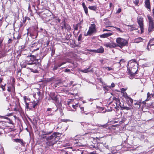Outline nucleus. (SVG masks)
Listing matches in <instances>:
<instances>
[{
    "instance_id": "338daca9",
    "label": "nucleus",
    "mask_w": 154,
    "mask_h": 154,
    "mask_svg": "<svg viewBox=\"0 0 154 154\" xmlns=\"http://www.w3.org/2000/svg\"><path fill=\"white\" fill-rule=\"evenodd\" d=\"M149 43H148V46H147V49L149 50V46H150V45H149Z\"/></svg>"
},
{
    "instance_id": "6e6552de",
    "label": "nucleus",
    "mask_w": 154,
    "mask_h": 154,
    "mask_svg": "<svg viewBox=\"0 0 154 154\" xmlns=\"http://www.w3.org/2000/svg\"><path fill=\"white\" fill-rule=\"evenodd\" d=\"M57 133H54L51 135L50 136L46 137L45 138L47 141L53 140L54 139V140H56V138L57 137Z\"/></svg>"
},
{
    "instance_id": "5fc2aeb1",
    "label": "nucleus",
    "mask_w": 154,
    "mask_h": 154,
    "mask_svg": "<svg viewBox=\"0 0 154 154\" xmlns=\"http://www.w3.org/2000/svg\"><path fill=\"white\" fill-rule=\"evenodd\" d=\"M12 40L10 38L9 39L8 41V43H12Z\"/></svg>"
},
{
    "instance_id": "20e7f679",
    "label": "nucleus",
    "mask_w": 154,
    "mask_h": 154,
    "mask_svg": "<svg viewBox=\"0 0 154 154\" xmlns=\"http://www.w3.org/2000/svg\"><path fill=\"white\" fill-rule=\"evenodd\" d=\"M143 19V17L140 16H138L137 18V22L140 27L141 33L143 32L144 29Z\"/></svg>"
},
{
    "instance_id": "69168bd1",
    "label": "nucleus",
    "mask_w": 154,
    "mask_h": 154,
    "mask_svg": "<svg viewBox=\"0 0 154 154\" xmlns=\"http://www.w3.org/2000/svg\"><path fill=\"white\" fill-rule=\"evenodd\" d=\"M75 106H76V108L78 107L79 106H80L79 104L78 103L76 104L75 105Z\"/></svg>"
},
{
    "instance_id": "5701e85b",
    "label": "nucleus",
    "mask_w": 154,
    "mask_h": 154,
    "mask_svg": "<svg viewBox=\"0 0 154 154\" xmlns=\"http://www.w3.org/2000/svg\"><path fill=\"white\" fill-rule=\"evenodd\" d=\"M150 46H154V38L151 39L149 42Z\"/></svg>"
},
{
    "instance_id": "f8f14e48",
    "label": "nucleus",
    "mask_w": 154,
    "mask_h": 154,
    "mask_svg": "<svg viewBox=\"0 0 154 154\" xmlns=\"http://www.w3.org/2000/svg\"><path fill=\"white\" fill-rule=\"evenodd\" d=\"M112 31H110V32L107 33H105L102 35H100V37L101 38H105L106 37H107L111 36L112 34Z\"/></svg>"
},
{
    "instance_id": "6e6d98bb",
    "label": "nucleus",
    "mask_w": 154,
    "mask_h": 154,
    "mask_svg": "<svg viewBox=\"0 0 154 154\" xmlns=\"http://www.w3.org/2000/svg\"><path fill=\"white\" fill-rule=\"evenodd\" d=\"M82 6H83V8L86 7V6L85 5V3L84 2H83L82 3Z\"/></svg>"
},
{
    "instance_id": "dca6fc26",
    "label": "nucleus",
    "mask_w": 154,
    "mask_h": 154,
    "mask_svg": "<svg viewBox=\"0 0 154 154\" xmlns=\"http://www.w3.org/2000/svg\"><path fill=\"white\" fill-rule=\"evenodd\" d=\"M0 117L1 118H4V119H6L7 120V122H8L10 124H12V120L8 118V117H7L6 116H0Z\"/></svg>"
},
{
    "instance_id": "3c124183",
    "label": "nucleus",
    "mask_w": 154,
    "mask_h": 154,
    "mask_svg": "<svg viewBox=\"0 0 154 154\" xmlns=\"http://www.w3.org/2000/svg\"><path fill=\"white\" fill-rule=\"evenodd\" d=\"M152 95V97H154V95L150 94L149 92H148L147 94V96L148 97H149L150 95Z\"/></svg>"
},
{
    "instance_id": "7ed1b4c3",
    "label": "nucleus",
    "mask_w": 154,
    "mask_h": 154,
    "mask_svg": "<svg viewBox=\"0 0 154 154\" xmlns=\"http://www.w3.org/2000/svg\"><path fill=\"white\" fill-rule=\"evenodd\" d=\"M147 17L149 21V28L148 31L149 32H150L154 30V20L152 17L149 15H147Z\"/></svg>"
},
{
    "instance_id": "c03bdc74",
    "label": "nucleus",
    "mask_w": 154,
    "mask_h": 154,
    "mask_svg": "<svg viewBox=\"0 0 154 154\" xmlns=\"http://www.w3.org/2000/svg\"><path fill=\"white\" fill-rule=\"evenodd\" d=\"M131 27V30H135L136 29L134 27H133V25H131L130 26Z\"/></svg>"
},
{
    "instance_id": "2f4dec72",
    "label": "nucleus",
    "mask_w": 154,
    "mask_h": 154,
    "mask_svg": "<svg viewBox=\"0 0 154 154\" xmlns=\"http://www.w3.org/2000/svg\"><path fill=\"white\" fill-rule=\"evenodd\" d=\"M103 88L105 90H106L107 91H109L110 89H111L109 86H106L103 87Z\"/></svg>"
},
{
    "instance_id": "13d9d810",
    "label": "nucleus",
    "mask_w": 154,
    "mask_h": 154,
    "mask_svg": "<svg viewBox=\"0 0 154 154\" xmlns=\"http://www.w3.org/2000/svg\"><path fill=\"white\" fill-rule=\"evenodd\" d=\"M59 137L57 136V137L56 138V140H54V142H55V141H58V140H59Z\"/></svg>"
},
{
    "instance_id": "f257e3e1",
    "label": "nucleus",
    "mask_w": 154,
    "mask_h": 154,
    "mask_svg": "<svg viewBox=\"0 0 154 154\" xmlns=\"http://www.w3.org/2000/svg\"><path fill=\"white\" fill-rule=\"evenodd\" d=\"M138 63L135 60L132 61L130 63V68H128L127 72L129 75L133 76L137 74L138 69Z\"/></svg>"
},
{
    "instance_id": "4d7b16f0",
    "label": "nucleus",
    "mask_w": 154,
    "mask_h": 154,
    "mask_svg": "<svg viewBox=\"0 0 154 154\" xmlns=\"http://www.w3.org/2000/svg\"><path fill=\"white\" fill-rule=\"evenodd\" d=\"M25 20H30V19L29 17H25Z\"/></svg>"
},
{
    "instance_id": "774afa93",
    "label": "nucleus",
    "mask_w": 154,
    "mask_h": 154,
    "mask_svg": "<svg viewBox=\"0 0 154 154\" xmlns=\"http://www.w3.org/2000/svg\"><path fill=\"white\" fill-rule=\"evenodd\" d=\"M26 21V20H25V18H24V19H23V22L24 23H25Z\"/></svg>"
},
{
    "instance_id": "c756f323",
    "label": "nucleus",
    "mask_w": 154,
    "mask_h": 154,
    "mask_svg": "<svg viewBox=\"0 0 154 154\" xmlns=\"http://www.w3.org/2000/svg\"><path fill=\"white\" fill-rule=\"evenodd\" d=\"M127 100L130 101L131 105H133V100L131 99L130 97H128V98L126 99Z\"/></svg>"
},
{
    "instance_id": "423d86ee",
    "label": "nucleus",
    "mask_w": 154,
    "mask_h": 154,
    "mask_svg": "<svg viewBox=\"0 0 154 154\" xmlns=\"http://www.w3.org/2000/svg\"><path fill=\"white\" fill-rule=\"evenodd\" d=\"M49 97L48 100H52L55 102H57L58 100L57 97V95L54 92H51L49 94Z\"/></svg>"
},
{
    "instance_id": "9d476101",
    "label": "nucleus",
    "mask_w": 154,
    "mask_h": 154,
    "mask_svg": "<svg viewBox=\"0 0 154 154\" xmlns=\"http://www.w3.org/2000/svg\"><path fill=\"white\" fill-rule=\"evenodd\" d=\"M14 141L16 143H19L21 144L22 146H24L25 143L22 139H14Z\"/></svg>"
},
{
    "instance_id": "052dcab7",
    "label": "nucleus",
    "mask_w": 154,
    "mask_h": 154,
    "mask_svg": "<svg viewBox=\"0 0 154 154\" xmlns=\"http://www.w3.org/2000/svg\"><path fill=\"white\" fill-rule=\"evenodd\" d=\"M65 63H66V62H63L62 63H61L60 64V66H61L62 65Z\"/></svg>"
},
{
    "instance_id": "a878e982",
    "label": "nucleus",
    "mask_w": 154,
    "mask_h": 154,
    "mask_svg": "<svg viewBox=\"0 0 154 154\" xmlns=\"http://www.w3.org/2000/svg\"><path fill=\"white\" fill-rule=\"evenodd\" d=\"M60 67V64H57L55 65L54 67L53 68V70H55L58 69L59 67Z\"/></svg>"
},
{
    "instance_id": "1a4fd4ad",
    "label": "nucleus",
    "mask_w": 154,
    "mask_h": 154,
    "mask_svg": "<svg viewBox=\"0 0 154 154\" xmlns=\"http://www.w3.org/2000/svg\"><path fill=\"white\" fill-rule=\"evenodd\" d=\"M35 65H34V67L35 69H34L32 68H29V69H30V70L31 71V72H32L34 73H37L38 71L36 70V69H37L38 66L37 65V63H38V64H39V63L38 62V59H36V62H35Z\"/></svg>"
},
{
    "instance_id": "cd10ccee",
    "label": "nucleus",
    "mask_w": 154,
    "mask_h": 154,
    "mask_svg": "<svg viewBox=\"0 0 154 154\" xmlns=\"http://www.w3.org/2000/svg\"><path fill=\"white\" fill-rule=\"evenodd\" d=\"M90 71V70H89V68L84 69H82L81 70V72L84 73H87Z\"/></svg>"
},
{
    "instance_id": "2eb2a0df",
    "label": "nucleus",
    "mask_w": 154,
    "mask_h": 154,
    "mask_svg": "<svg viewBox=\"0 0 154 154\" xmlns=\"http://www.w3.org/2000/svg\"><path fill=\"white\" fill-rule=\"evenodd\" d=\"M42 132V133H43V135L42 136V137L43 138L45 139V138H46V137H47V136H45V135L50 134L52 133V132H51V131L48 132V131H43Z\"/></svg>"
},
{
    "instance_id": "f03ea898",
    "label": "nucleus",
    "mask_w": 154,
    "mask_h": 154,
    "mask_svg": "<svg viewBox=\"0 0 154 154\" xmlns=\"http://www.w3.org/2000/svg\"><path fill=\"white\" fill-rule=\"evenodd\" d=\"M117 47H119L122 48L124 46H126L128 44V42L126 40L123 38L119 37L116 39Z\"/></svg>"
},
{
    "instance_id": "39448f33",
    "label": "nucleus",
    "mask_w": 154,
    "mask_h": 154,
    "mask_svg": "<svg viewBox=\"0 0 154 154\" xmlns=\"http://www.w3.org/2000/svg\"><path fill=\"white\" fill-rule=\"evenodd\" d=\"M96 25L95 24L93 23L91 24V26L89 27V29L87 32V34L90 35L92 33L96 32Z\"/></svg>"
},
{
    "instance_id": "4be33fe9",
    "label": "nucleus",
    "mask_w": 154,
    "mask_h": 154,
    "mask_svg": "<svg viewBox=\"0 0 154 154\" xmlns=\"http://www.w3.org/2000/svg\"><path fill=\"white\" fill-rule=\"evenodd\" d=\"M88 8L89 9L93 10L94 11H96L97 10V7L96 6H89L88 7Z\"/></svg>"
},
{
    "instance_id": "09e8293b",
    "label": "nucleus",
    "mask_w": 154,
    "mask_h": 154,
    "mask_svg": "<svg viewBox=\"0 0 154 154\" xmlns=\"http://www.w3.org/2000/svg\"><path fill=\"white\" fill-rule=\"evenodd\" d=\"M30 35L32 37V38H37L38 34H37L36 36H35V35H32L31 34H30Z\"/></svg>"
},
{
    "instance_id": "de8ad7c7",
    "label": "nucleus",
    "mask_w": 154,
    "mask_h": 154,
    "mask_svg": "<svg viewBox=\"0 0 154 154\" xmlns=\"http://www.w3.org/2000/svg\"><path fill=\"white\" fill-rule=\"evenodd\" d=\"M52 109L51 108H48L47 109L46 112H49V111H51Z\"/></svg>"
},
{
    "instance_id": "aec40b11",
    "label": "nucleus",
    "mask_w": 154,
    "mask_h": 154,
    "mask_svg": "<svg viewBox=\"0 0 154 154\" xmlns=\"http://www.w3.org/2000/svg\"><path fill=\"white\" fill-rule=\"evenodd\" d=\"M97 53H102L104 51V49L102 47H100L99 48L97 49Z\"/></svg>"
},
{
    "instance_id": "b1692460",
    "label": "nucleus",
    "mask_w": 154,
    "mask_h": 154,
    "mask_svg": "<svg viewBox=\"0 0 154 154\" xmlns=\"http://www.w3.org/2000/svg\"><path fill=\"white\" fill-rule=\"evenodd\" d=\"M25 105H26V107L27 109H28L29 110H32V106H31L30 107H29V104L27 103L26 101L25 100Z\"/></svg>"
},
{
    "instance_id": "0eeeda50",
    "label": "nucleus",
    "mask_w": 154,
    "mask_h": 154,
    "mask_svg": "<svg viewBox=\"0 0 154 154\" xmlns=\"http://www.w3.org/2000/svg\"><path fill=\"white\" fill-rule=\"evenodd\" d=\"M103 45L107 48H110L117 47V44L115 43H104Z\"/></svg>"
},
{
    "instance_id": "7c9ffc66",
    "label": "nucleus",
    "mask_w": 154,
    "mask_h": 154,
    "mask_svg": "<svg viewBox=\"0 0 154 154\" xmlns=\"http://www.w3.org/2000/svg\"><path fill=\"white\" fill-rule=\"evenodd\" d=\"M35 62H28V61L27 60V62H26V65H35Z\"/></svg>"
},
{
    "instance_id": "8fccbe9b",
    "label": "nucleus",
    "mask_w": 154,
    "mask_h": 154,
    "mask_svg": "<svg viewBox=\"0 0 154 154\" xmlns=\"http://www.w3.org/2000/svg\"><path fill=\"white\" fill-rule=\"evenodd\" d=\"M25 48V45H22L21 46V51L23 50Z\"/></svg>"
},
{
    "instance_id": "37998d69",
    "label": "nucleus",
    "mask_w": 154,
    "mask_h": 154,
    "mask_svg": "<svg viewBox=\"0 0 154 154\" xmlns=\"http://www.w3.org/2000/svg\"><path fill=\"white\" fill-rule=\"evenodd\" d=\"M21 36L19 35H18L17 37V39L18 40L16 42V43H18V40L20 38Z\"/></svg>"
},
{
    "instance_id": "a211bd4d",
    "label": "nucleus",
    "mask_w": 154,
    "mask_h": 154,
    "mask_svg": "<svg viewBox=\"0 0 154 154\" xmlns=\"http://www.w3.org/2000/svg\"><path fill=\"white\" fill-rule=\"evenodd\" d=\"M30 60H29V62H35V61L36 60L35 57V56L30 55Z\"/></svg>"
},
{
    "instance_id": "a19ab883",
    "label": "nucleus",
    "mask_w": 154,
    "mask_h": 154,
    "mask_svg": "<svg viewBox=\"0 0 154 154\" xmlns=\"http://www.w3.org/2000/svg\"><path fill=\"white\" fill-rule=\"evenodd\" d=\"M109 86L111 89V88H114L115 86V84L114 83H112L111 84V85H110Z\"/></svg>"
},
{
    "instance_id": "412c9836",
    "label": "nucleus",
    "mask_w": 154,
    "mask_h": 154,
    "mask_svg": "<svg viewBox=\"0 0 154 154\" xmlns=\"http://www.w3.org/2000/svg\"><path fill=\"white\" fill-rule=\"evenodd\" d=\"M38 101L37 100H36V101H34L32 103V107L34 108H35V107L38 105Z\"/></svg>"
},
{
    "instance_id": "9b49d317",
    "label": "nucleus",
    "mask_w": 154,
    "mask_h": 154,
    "mask_svg": "<svg viewBox=\"0 0 154 154\" xmlns=\"http://www.w3.org/2000/svg\"><path fill=\"white\" fill-rule=\"evenodd\" d=\"M125 104L123 103L120 106V108L122 110H130L131 109V107L127 106Z\"/></svg>"
},
{
    "instance_id": "4c0bfd02",
    "label": "nucleus",
    "mask_w": 154,
    "mask_h": 154,
    "mask_svg": "<svg viewBox=\"0 0 154 154\" xmlns=\"http://www.w3.org/2000/svg\"><path fill=\"white\" fill-rule=\"evenodd\" d=\"M84 10L85 11V14L86 15H88V9L86 7L85 8H84Z\"/></svg>"
},
{
    "instance_id": "e433bc0d",
    "label": "nucleus",
    "mask_w": 154,
    "mask_h": 154,
    "mask_svg": "<svg viewBox=\"0 0 154 154\" xmlns=\"http://www.w3.org/2000/svg\"><path fill=\"white\" fill-rule=\"evenodd\" d=\"M74 143L75 144H76L77 146H80L81 145L80 143L77 141H76L75 142H74Z\"/></svg>"
},
{
    "instance_id": "e2e57ef3",
    "label": "nucleus",
    "mask_w": 154,
    "mask_h": 154,
    "mask_svg": "<svg viewBox=\"0 0 154 154\" xmlns=\"http://www.w3.org/2000/svg\"><path fill=\"white\" fill-rule=\"evenodd\" d=\"M2 40L0 39V47L2 45Z\"/></svg>"
},
{
    "instance_id": "0e129e2a",
    "label": "nucleus",
    "mask_w": 154,
    "mask_h": 154,
    "mask_svg": "<svg viewBox=\"0 0 154 154\" xmlns=\"http://www.w3.org/2000/svg\"><path fill=\"white\" fill-rule=\"evenodd\" d=\"M72 107H73V108L75 109H76V106H75V105H72Z\"/></svg>"
},
{
    "instance_id": "c85d7f7f",
    "label": "nucleus",
    "mask_w": 154,
    "mask_h": 154,
    "mask_svg": "<svg viewBox=\"0 0 154 154\" xmlns=\"http://www.w3.org/2000/svg\"><path fill=\"white\" fill-rule=\"evenodd\" d=\"M116 99V104H118V105H119L120 106H120L121 105H122V103H123V102H121L120 101V100L118 99Z\"/></svg>"
},
{
    "instance_id": "864d4df0",
    "label": "nucleus",
    "mask_w": 154,
    "mask_h": 154,
    "mask_svg": "<svg viewBox=\"0 0 154 154\" xmlns=\"http://www.w3.org/2000/svg\"><path fill=\"white\" fill-rule=\"evenodd\" d=\"M5 85H1V87L3 91H4V90H5Z\"/></svg>"
},
{
    "instance_id": "680f3d73",
    "label": "nucleus",
    "mask_w": 154,
    "mask_h": 154,
    "mask_svg": "<svg viewBox=\"0 0 154 154\" xmlns=\"http://www.w3.org/2000/svg\"><path fill=\"white\" fill-rule=\"evenodd\" d=\"M37 94H38V96H40V95H41V92L40 91H38V92L37 93Z\"/></svg>"
},
{
    "instance_id": "c9c22d12",
    "label": "nucleus",
    "mask_w": 154,
    "mask_h": 154,
    "mask_svg": "<svg viewBox=\"0 0 154 154\" xmlns=\"http://www.w3.org/2000/svg\"><path fill=\"white\" fill-rule=\"evenodd\" d=\"M123 96L126 99H127L128 98V97H129L128 96L127 94L126 93V92L123 93Z\"/></svg>"
},
{
    "instance_id": "f3484780",
    "label": "nucleus",
    "mask_w": 154,
    "mask_h": 154,
    "mask_svg": "<svg viewBox=\"0 0 154 154\" xmlns=\"http://www.w3.org/2000/svg\"><path fill=\"white\" fill-rule=\"evenodd\" d=\"M47 141L48 142L46 143V144L49 146L53 145L55 143V142H54L53 140Z\"/></svg>"
},
{
    "instance_id": "ea45409f",
    "label": "nucleus",
    "mask_w": 154,
    "mask_h": 154,
    "mask_svg": "<svg viewBox=\"0 0 154 154\" xmlns=\"http://www.w3.org/2000/svg\"><path fill=\"white\" fill-rule=\"evenodd\" d=\"M53 114L52 113L49 112H46V115L47 116H52V115Z\"/></svg>"
},
{
    "instance_id": "a18cd8bd",
    "label": "nucleus",
    "mask_w": 154,
    "mask_h": 154,
    "mask_svg": "<svg viewBox=\"0 0 154 154\" xmlns=\"http://www.w3.org/2000/svg\"><path fill=\"white\" fill-rule=\"evenodd\" d=\"M121 11V8H119L118 9V10L116 12V14L119 13Z\"/></svg>"
},
{
    "instance_id": "49530a36",
    "label": "nucleus",
    "mask_w": 154,
    "mask_h": 154,
    "mask_svg": "<svg viewBox=\"0 0 154 154\" xmlns=\"http://www.w3.org/2000/svg\"><path fill=\"white\" fill-rule=\"evenodd\" d=\"M106 68L108 70V71H110L111 70H112L113 69L112 68L107 67Z\"/></svg>"
},
{
    "instance_id": "ddd939ff",
    "label": "nucleus",
    "mask_w": 154,
    "mask_h": 154,
    "mask_svg": "<svg viewBox=\"0 0 154 154\" xmlns=\"http://www.w3.org/2000/svg\"><path fill=\"white\" fill-rule=\"evenodd\" d=\"M145 4L146 7L150 11V5L149 0H145Z\"/></svg>"
},
{
    "instance_id": "603ef678",
    "label": "nucleus",
    "mask_w": 154,
    "mask_h": 154,
    "mask_svg": "<svg viewBox=\"0 0 154 154\" xmlns=\"http://www.w3.org/2000/svg\"><path fill=\"white\" fill-rule=\"evenodd\" d=\"M65 72H70V70L69 69H66L64 71Z\"/></svg>"
},
{
    "instance_id": "58836bf2",
    "label": "nucleus",
    "mask_w": 154,
    "mask_h": 154,
    "mask_svg": "<svg viewBox=\"0 0 154 154\" xmlns=\"http://www.w3.org/2000/svg\"><path fill=\"white\" fill-rule=\"evenodd\" d=\"M82 39V35L81 34H80L78 38V41H81Z\"/></svg>"
},
{
    "instance_id": "393cba45",
    "label": "nucleus",
    "mask_w": 154,
    "mask_h": 154,
    "mask_svg": "<svg viewBox=\"0 0 154 154\" xmlns=\"http://www.w3.org/2000/svg\"><path fill=\"white\" fill-rule=\"evenodd\" d=\"M80 124L81 125L86 128L87 126L90 124V123H86L84 122H81Z\"/></svg>"
},
{
    "instance_id": "bf43d9fd",
    "label": "nucleus",
    "mask_w": 154,
    "mask_h": 154,
    "mask_svg": "<svg viewBox=\"0 0 154 154\" xmlns=\"http://www.w3.org/2000/svg\"><path fill=\"white\" fill-rule=\"evenodd\" d=\"M88 51L92 52H94V50H88Z\"/></svg>"
},
{
    "instance_id": "72a5a7b5",
    "label": "nucleus",
    "mask_w": 154,
    "mask_h": 154,
    "mask_svg": "<svg viewBox=\"0 0 154 154\" xmlns=\"http://www.w3.org/2000/svg\"><path fill=\"white\" fill-rule=\"evenodd\" d=\"M61 83L60 81H59L56 83L54 85L55 87H57L58 85L59 86Z\"/></svg>"
},
{
    "instance_id": "6ab92c4d",
    "label": "nucleus",
    "mask_w": 154,
    "mask_h": 154,
    "mask_svg": "<svg viewBox=\"0 0 154 154\" xmlns=\"http://www.w3.org/2000/svg\"><path fill=\"white\" fill-rule=\"evenodd\" d=\"M64 28L67 29L68 31H69L71 30V27L70 25L66 23H64Z\"/></svg>"
},
{
    "instance_id": "473e14b6",
    "label": "nucleus",
    "mask_w": 154,
    "mask_h": 154,
    "mask_svg": "<svg viewBox=\"0 0 154 154\" xmlns=\"http://www.w3.org/2000/svg\"><path fill=\"white\" fill-rule=\"evenodd\" d=\"M80 26V23H78L75 26H74V29L75 30H77L78 28Z\"/></svg>"
},
{
    "instance_id": "4468645a",
    "label": "nucleus",
    "mask_w": 154,
    "mask_h": 154,
    "mask_svg": "<svg viewBox=\"0 0 154 154\" xmlns=\"http://www.w3.org/2000/svg\"><path fill=\"white\" fill-rule=\"evenodd\" d=\"M143 39L141 37H138L135 38L134 40V42L138 43L140 42H143Z\"/></svg>"
},
{
    "instance_id": "79ce46f5",
    "label": "nucleus",
    "mask_w": 154,
    "mask_h": 154,
    "mask_svg": "<svg viewBox=\"0 0 154 154\" xmlns=\"http://www.w3.org/2000/svg\"><path fill=\"white\" fill-rule=\"evenodd\" d=\"M117 30V31L119 32H122V30L119 28L118 27H116L115 28Z\"/></svg>"
},
{
    "instance_id": "bb28decb",
    "label": "nucleus",
    "mask_w": 154,
    "mask_h": 154,
    "mask_svg": "<svg viewBox=\"0 0 154 154\" xmlns=\"http://www.w3.org/2000/svg\"><path fill=\"white\" fill-rule=\"evenodd\" d=\"M135 102L134 103L135 105H137L136 107V108H139L140 106V103L137 102H136V101H134Z\"/></svg>"
},
{
    "instance_id": "f704fd0d",
    "label": "nucleus",
    "mask_w": 154,
    "mask_h": 154,
    "mask_svg": "<svg viewBox=\"0 0 154 154\" xmlns=\"http://www.w3.org/2000/svg\"><path fill=\"white\" fill-rule=\"evenodd\" d=\"M134 3L136 5H138L139 2V0H135L133 1Z\"/></svg>"
}]
</instances>
